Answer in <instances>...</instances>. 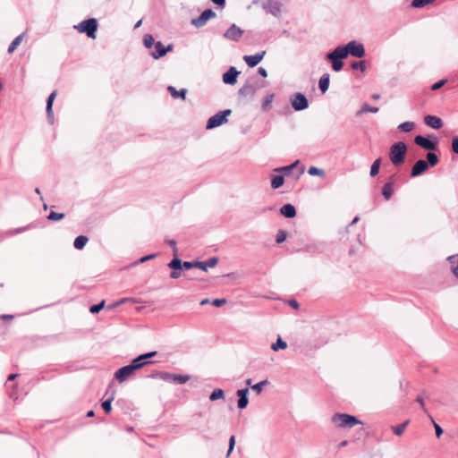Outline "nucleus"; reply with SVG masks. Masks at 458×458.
<instances>
[{
    "label": "nucleus",
    "instance_id": "obj_1",
    "mask_svg": "<svg viewBox=\"0 0 458 458\" xmlns=\"http://www.w3.org/2000/svg\"><path fill=\"white\" fill-rule=\"evenodd\" d=\"M407 146L403 141H398L390 147L389 158L394 166L401 165L406 157Z\"/></svg>",
    "mask_w": 458,
    "mask_h": 458
},
{
    "label": "nucleus",
    "instance_id": "obj_2",
    "mask_svg": "<svg viewBox=\"0 0 458 458\" xmlns=\"http://www.w3.org/2000/svg\"><path fill=\"white\" fill-rule=\"evenodd\" d=\"M336 47L340 50L343 55L345 56V58H347L348 55L361 58L366 54L364 46L356 40H352L344 46H338Z\"/></svg>",
    "mask_w": 458,
    "mask_h": 458
},
{
    "label": "nucleus",
    "instance_id": "obj_3",
    "mask_svg": "<svg viewBox=\"0 0 458 458\" xmlns=\"http://www.w3.org/2000/svg\"><path fill=\"white\" fill-rule=\"evenodd\" d=\"M332 422L343 428H351L357 424H361V421H360L356 416L345 413H335L332 417Z\"/></svg>",
    "mask_w": 458,
    "mask_h": 458
},
{
    "label": "nucleus",
    "instance_id": "obj_4",
    "mask_svg": "<svg viewBox=\"0 0 458 458\" xmlns=\"http://www.w3.org/2000/svg\"><path fill=\"white\" fill-rule=\"evenodd\" d=\"M98 20L95 18H89L82 21L78 25L74 26V29L81 33H85L89 38H96V32L98 30Z\"/></svg>",
    "mask_w": 458,
    "mask_h": 458
},
{
    "label": "nucleus",
    "instance_id": "obj_5",
    "mask_svg": "<svg viewBox=\"0 0 458 458\" xmlns=\"http://www.w3.org/2000/svg\"><path fill=\"white\" fill-rule=\"evenodd\" d=\"M231 114V109H225L216 113L208 120L206 128L210 130L227 123V116Z\"/></svg>",
    "mask_w": 458,
    "mask_h": 458
},
{
    "label": "nucleus",
    "instance_id": "obj_6",
    "mask_svg": "<svg viewBox=\"0 0 458 458\" xmlns=\"http://www.w3.org/2000/svg\"><path fill=\"white\" fill-rule=\"evenodd\" d=\"M326 58L331 62L332 69L335 72H339L344 67L343 60L345 59V56L335 47L333 51L327 54Z\"/></svg>",
    "mask_w": 458,
    "mask_h": 458
},
{
    "label": "nucleus",
    "instance_id": "obj_7",
    "mask_svg": "<svg viewBox=\"0 0 458 458\" xmlns=\"http://www.w3.org/2000/svg\"><path fill=\"white\" fill-rule=\"evenodd\" d=\"M139 369H140L138 367V364H136V362L131 360L130 364L123 366V367L120 368L119 369H117L114 373V377L119 382H123L131 375H132L136 370H139Z\"/></svg>",
    "mask_w": 458,
    "mask_h": 458
},
{
    "label": "nucleus",
    "instance_id": "obj_8",
    "mask_svg": "<svg viewBox=\"0 0 458 458\" xmlns=\"http://www.w3.org/2000/svg\"><path fill=\"white\" fill-rule=\"evenodd\" d=\"M291 105L294 111H303L309 107V101L306 96L301 92L295 93L292 96Z\"/></svg>",
    "mask_w": 458,
    "mask_h": 458
},
{
    "label": "nucleus",
    "instance_id": "obj_9",
    "mask_svg": "<svg viewBox=\"0 0 458 458\" xmlns=\"http://www.w3.org/2000/svg\"><path fill=\"white\" fill-rule=\"evenodd\" d=\"M216 16V13L212 9L204 10L200 15L191 20V24L196 28H202L206 23Z\"/></svg>",
    "mask_w": 458,
    "mask_h": 458
},
{
    "label": "nucleus",
    "instance_id": "obj_10",
    "mask_svg": "<svg viewBox=\"0 0 458 458\" xmlns=\"http://www.w3.org/2000/svg\"><path fill=\"white\" fill-rule=\"evenodd\" d=\"M244 31L238 27L236 24L233 23L225 32H224V38L225 39L233 41V42H239L242 38Z\"/></svg>",
    "mask_w": 458,
    "mask_h": 458
},
{
    "label": "nucleus",
    "instance_id": "obj_11",
    "mask_svg": "<svg viewBox=\"0 0 458 458\" xmlns=\"http://www.w3.org/2000/svg\"><path fill=\"white\" fill-rule=\"evenodd\" d=\"M414 143L418 146H420V148L426 149V150H428V151H433V150H436L437 148V141H433L422 135H417L415 136L414 138Z\"/></svg>",
    "mask_w": 458,
    "mask_h": 458
},
{
    "label": "nucleus",
    "instance_id": "obj_12",
    "mask_svg": "<svg viewBox=\"0 0 458 458\" xmlns=\"http://www.w3.org/2000/svg\"><path fill=\"white\" fill-rule=\"evenodd\" d=\"M154 47L155 50L150 52V55L156 60L165 56L168 52L172 51L174 48L173 44H169L167 47H165L161 41L156 42Z\"/></svg>",
    "mask_w": 458,
    "mask_h": 458
},
{
    "label": "nucleus",
    "instance_id": "obj_13",
    "mask_svg": "<svg viewBox=\"0 0 458 458\" xmlns=\"http://www.w3.org/2000/svg\"><path fill=\"white\" fill-rule=\"evenodd\" d=\"M262 8L275 17L281 14V4L276 1L266 0L262 3Z\"/></svg>",
    "mask_w": 458,
    "mask_h": 458
},
{
    "label": "nucleus",
    "instance_id": "obj_14",
    "mask_svg": "<svg viewBox=\"0 0 458 458\" xmlns=\"http://www.w3.org/2000/svg\"><path fill=\"white\" fill-rule=\"evenodd\" d=\"M240 72L234 66H231L224 74H223V82L228 85H234L237 82V77Z\"/></svg>",
    "mask_w": 458,
    "mask_h": 458
},
{
    "label": "nucleus",
    "instance_id": "obj_15",
    "mask_svg": "<svg viewBox=\"0 0 458 458\" xmlns=\"http://www.w3.org/2000/svg\"><path fill=\"white\" fill-rule=\"evenodd\" d=\"M248 394H249L248 387L239 389L236 391V395L238 397L237 407L240 410H243L248 406V403H249Z\"/></svg>",
    "mask_w": 458,
    "mask_h": 458
},
{
    "label": "nucleus",
    "instance_id": "obj_16",
    "mask_svg": "<svg viewBox=\"0 0 458 458\" xmlns=\"http://www.w3.org/2000/svg\"><path fill=\"white\" fill-rule=\"evenodd\" d=\"M266 51H260L253 55H244L243 60L250 68L257 66L264 58Z\"/></svg>",
    "mask_w": 458,
    "mask_h": 458
},
{
    "label": "nucleus",
    "instance_id": "obj_17",
    "mask_svg": "<svg viewBox=\"0 0 458 458\" xmlns=\"http://www.w3.org/2000/svg\"><path fill=\"white\" fill-rule=\"evenodd\" d=\"M428 168V165L427 162L423 159H419L415 162L413 165L411 170V177H417L422 174L424 172H426Z\"/></svg>",
    "mask_w": 458,
    "mask_h": 458
},
{
    "label": "nucleus",
    "instance_id": "obj_18",
    "mask_svg": "<svg viewBox=\"0 0 458 458\" xmlns=\"http://www.w3.org/2000/svg\"><path fill=\"white\" fill-rule=\"evenodd\" d=\"M218 263L217 257H212L205 261H196V268H199L205 272L208 271V267H214Z\"/></svg>",
    "mask_w": 458,
    "mask_h": 458
},
{
    "label": "nucleus",
    "instance_id": "obj_19",
    "mask_svg": "<svg viewBox=\"0 0 458 458\" xmlns=\"http://www.w3.org/2000/svg\"><path fill=\"white\" fill-rule=\"evenodd\" d=\"M55 96H56V92L53 91L48 96L47 100L46 112H47V119L51 124L54 123V113H53L52 106H53V102L55 100Z\"/></svg>",
    "mask_w": 458,
    "mask_h": 458
},
{
    "label": "nucleus",
    "instance_id": "obj_20",
    "mask_svg": "<svg viewBox=\"0 0 458 458\" xmlns=\"http://www.w3.org/2000/svg\"><path fill=\"white\" fill-rule=\"evenodd\" d=\"M425 123L433 128V129H440L443 126L442 120L435 115H427L424 118Z\"/></svg>",
    "mask_w": 458,
    "mask_h": 458
},
{
    "label": "nucleus",
    "instance_id": "obj_21",
    "mask_svg": "<svg viewBox=\"0 0 458 458\" xmlns=\"http://www.w3.org/2000/svg\"><path fill=\"white\" fill-rule=\"evenodd\" d=\"M280 214L286 218H293L296 216V209L292 204H284L280 208Z\"/></svg>",
    "mask_w": 458,
    "mask_h": 458
},
{
    "label": "nucleus",
    "instance_id": "obj_22",
    "mask_svg": "<svg viewBox=\"0 0 458 458\" xmlns=\"http://www.w3.org/2000/svg\"><path fill=\"white\" fill-rule=\"evenodd\" d=\"M132 360L136 362V364H138V367L140 369H142L147 365L154 363V361L150 360L149 356L147 352L137 356Z\"/></svg>",
    "mask_w": 458,
    "mask_h": 458
},
{
    "label": "nucleus",
    "instance_id": "obj_23",
    "mask_svg": "<svg viewBox=\"0 0 458 458\" xmlns=\"http://www.w3.org/2000/svg\"><path fill=\"white\" fill-rule=\"evenodd\" d=\"M132 360L136 362V364H138V367L140 369H142L147 365L154 363V361L150 360L149 356L147 352L137 356Z\"/></svg>",
    "mask_w": 458,
    "mask_h": 458
},
{
    "label": "nucleus",
    "instance_id": "obj_24",
    "mask_svg": "<svg viewBox=\"0 0 458 458\" xmlns=\"http://www.w3.org/2000/svg\"><path fill=\"white\" fill-rule=\"evenodd\" d=\"M300 251H305L311 254L321 253L323 251V245L320 243L308 244L303 249L300 250Z\"/></svg>",
    "mask_w": 458,
    "mask_h": 458
},
{
    "label": "nucleus",
    "instance_id": "obj_25",
    "mask_svg": "<svg viewBox=\"0 0 458 458\" xmlns=\"http://www.w3.org/2000/svg\"><path fill=\"white\" fill-rule=\"evenodd\" d=\"M167 90L169 91V93L171 94V96L174 98H181L182 100H184L186 98V94H187L186 89H182L180 90H177L174 87L168 86Z\"/></svg>",
    "mask_w": 458,
    "mask_h": 458
},
{
    "label": "nucleus",
    "instance_id": "obj_26",
    "mask_svg": "<svg viewBox=\"0 0 458 458\" xmlns=\"http://www.w3.org/2000/svg\"><path fill=\"white\" fill-rule=\"evenodd\" d=\"M330 76L328 73H324L318 81V88L322 93H325L329 88Z\"/></svg>",
    "mask_w": 458,
    "mask_h": 458
},
{
    "label": "nucleus",
    "instance_id": "obj_27",
    "mask_svg": "<svg viewBox=\"0 0 458 458\" xmlns=\"http://www.w3.org/2000/svg\"><path fill=\"white\" fill-rule=\"evenodd\" d=\"M447 261L451 264L452 273L458 279V254L449 256Z\"/></svg>",
    "mask_w": 458,
    "mask_h": 458
},
{
    "label": "nucleus",
    "instance_id": "obj_28",
    "mask_svg": "<svg viewBox=\"0 0 458 458\" xmlns=\"http://www.w3.org/2000/svg\"><path fill=\"white\" fill-rule=\"evenodd\" d=\"M393 185V182H387L382 188V195L386 200L390 199L394 193Z\"/></svg>",
    "mask_w": 458,
    "mask_h": 458
},
{
    "label": "nucleus",
    "instance_id": "obj_29",
    "mask_svg": "<svg viewBox=\"0 0 458 458\" xmlns=\"http://www.w3.org/2000/svg\"><path fill=\"white\" fill-rule=\"evenodd\" d=\"M25 36V32L20 34L19 36H17L12 42L11 44L9 45L8 47V49H7V52L8 54H12L15 51V49L17 48V47L21 44V42L22 41L23 38Z\"/></svg>",
    "mask_w": 458,
    "mask_h": 458
},
{
    "label": "nucleus",
    "instance_id": "obj_30",
    "mask_svg": "<svg viewBox=\"0 0 458 458\" xmlns=\"http://www.w3.org/2000/svg\"><path fill=\"white\" fill-rule=\"evenodd\" d=\"M89 238L85 235H79L75 238L73 246L77 250H82L87 244Z\"/></svg>",
    "mask_w": 458,
    "mask_h": 458
},
{
    "label": "nucleus",
    "instance_id": "obj_31",
    "mask_svg": "<svg viewBox=\"0 0 458 458\" xmlns=\"http://www.w3.org/2000/svg\"><path fill=\"white\" fill-rule=\"evenodd\" d=\"M284 182V178L283 175H275L271 179V188L272 189H278L281 186H283Z\"/></svg>",
    "mask_w": 458,
    "mask_h": 458
},
{
    "label": "nucleus",
    "instance_id": "obj_32",
    "mask_svg": "<svg viewBox=\"0 0 458 458\" xmlns=\"http://www.w3.org/2000/svg\"><path fill=\"white\" fill-rule=\"evenodd\" d=\"M287 348V343L284 341L280 336L277 337L276 342L271 345V349L275 352L279 350H284Z\"/></svg>",
    "mask_w": 458,
    "mask_h": 458
},
{
    "label": "nucleus",
    "instance_id": "obj_33",
    "mask_svg": "<svg viewBox=\"0 0 458 458\" xmlns=\"http://www.w3.org/2000/svg\"><path fill=\"white\" fill-rule=\"evenodd\" d=\"M367 112H369V113H377L378 112V107H375V106H370L369 105H368L367 103H364L360 109L356 113V115L357 116H360L361 114L363 113H367Z\"/></svg>",
    "mask_w": 458,
    "mask_h": 458
},
{
    "label": "nucleus",
    "instance_id": "obj_34",
    "mask_svg": "<svg viewBox=\"0 0 458 458\" xmlns=\"http://www.w3.org/2000/svg\"><path fill=\"white\" fill-rule=\"evenodd\" d=\"M298 164H299V160H296L295 162H293L290 165H286V166H282V167L276 168L275 171L278 172V173H283V174L288 175V174H291L293 169L297 166Z\"/></svg>",
    "mask_w": 458,
    "mask_h": 458
},
{
    "label": "nucleus",
    "instance_id": "obj_35",
    "mask_svg": "<svg viewBox=\"0 0 458 458\" xmlns=\"http://www.w3.org/2000/svg\"><path fill=\"white\" fill-rule=\"evenodd\" d=\"M415 127V123L413 122H404L398 125L397 129L403 132H410Z\"/></svg>",
    "mask_w": 458,
    "mask_h": 458
},
{
    "label": "nucleus",
    "instance_id": "obj_36",
    "mask_svg": "<svg viewBox=\"0 0 458 458\" xmlns=\"http://www.w3.org/2000/svg\"><path fill=\"white\" fill-rule=\"evenodd\" d=\"M439 159L438 157L434 152H428L427 153V164L428 165V167L435 166L438 163Z\"/></svg>",
    "mask_w": 458,
    "mask_h": 458
},
{
    "label": "nucleus",
    "instance_id": "obj_37",
    "mask_svg": "<svg viewBox=\"0 0 458 458\" xmlns=\"http://www.w3.org/2000/svg\"><path fill=\"white\" fill-rule=\"evenodd\" d=\"M218 399H225V392L223 389H215L209 395V400L215 402Z\"/></svg>",
    "mask_w": 458,
    "mask_h": 458
},
{
    "label": "nucleus",
    "instance_id": "obj_38",
    "mask_svg": "<svg viewBox=\"0 0 458 458\" xmlns=\"http://www.w3.org/2000/svg\"><path fill=\"white\" fill-rule=\"evenodd\" d=\"M408 424H409V420H405L404 422H403L397 426L392 427V430L396 436H401L403 434Z\"/></svg>",
    "mask_w": 458,
    "mask_h": 458
},
{
    "label": "nucleus",
    "instance_id": "obj_39",
    "mask_svg": "<svg viewBox=\"0 0 458 458\" xmlns=\"http://www.w3.org/2000/svg\"><path fill=\"white\" fill-rule=\"evenodd\" d=\"M182 260L177 257L174 258L168 263V267L172 270H182Z\"/></svg>",
    "mask_w": 458,
    "mask_h": 458
},
{
    "label": "nucleus",
    "instance_id": "obj_40",
    "mask_svg": "<svg viewBox=\"0 0 458 458\" xmlns=\"http://www.w3.org/2000/svg\"><path fill=\"white\" fill-rule=\"evenodd\" d=\"M143 44L146 48L150 49L156 44L154 37L151 34H146L143 37Z\"/></svg>",
    "mask_w": 458,
    "mask_h": 458
},
{
    "label": "nucleus",
    "instance_id": "obj_41",
    "mask_svg": "<svg viewBox=\"0 0 458 458\" xmlns=\"http://www.w3.org/2000/svg\"><path fill=\"white\" fill-rule=\"evenodd\" d=\"M380 164H381V158L380 157L376 159L373 162V164H372V165L370 167V172H369V174H370L371 177H374V176H376L378 174Z\"/></svg>",
    "mask_w": 458,
    "mask_h": 458
},
{
    "label": "nucleus",
    "instance_id": "obj_42",
    "mask_svg": "<svg viewBox=\"0 0 458 458\" xmlns=\"http://www.w3.org/2000/svg\"><path fill=\"white\" fill-rule=\"evenodd\" d=\"M190 379L188 375H175L174 374L173 381L176 384H185Z\"/></svg>",
    "mask_w": 458,
    "mask_h": 458
},
{
    "label": "nucleus",
    "instance_id": "obj_43",
    "mask_svg": "<svg viewBox=\"0 0 458 458\" xmlns=\"http://www.w3.org/2000/svg\"><path fill=\"white\" fill-rule=\"evenodd\" d=\"M310 175L313 176H324L325 171L323 169L318 168L316 166H310L308 170Z\"/></svg>",
    "mask_w": 458,
    "mask_h": 458
},
{
    "label": "nucleus",
    "instance_id": "obj_44",
    "mask_svg": "<svg viewBox=\"0 0 458 458\" xmlns=\"http://www.w3.org/2000/svg\"><path fill=\"white\" fill-rule=\"evenodd\" d=\"M268 384V381L267 379L260 381L253 386H251V388L253 391H255L258 394H260L263 390V387Z\"/></svg>",
    "mask_w": 458,
    "mask_h": 458
},
{
    "label": "nucleus",
    "instance_id": "obj_45",
    "mask_svg": "<svg viewBox=\"0 0 458 458\" xmlns=\"http://www.w3.org/2000/svg\"><path fill=\"white\" fill-rule=\"evenodd\" d=\"M253 92L252 86L250 84H246L239 89V94L241 96H248Z\"/></svg>",
    "mask_w": 458,
    "mask_h": 458
},
{
    "label": "nucleus",
    "instance_id": "obj_46",
    "mask_svg": "<svg viewBox=\"0 0 458 458\" xmlns=\"http://www.w3.org/2000/svg\"><path fill=\"white\" fill-rule=\"evenodd\" d=\"M114 397H110L102 403V408L106 413H109L112 411V401Z\"/></svg>",
    "mask_w": 458,
    "mask_h": 458
},
{
    "label": "nucleus",
    "instance_id": "obj_47",
    "mask_svg": "<svg viewBox=\"0 0 458 458\" xmlns=\"http://www.w3.org/2000/svg\"><path fill=\"white\" fill-rule=\"evenodd\" d=\"M64 217V213H57L55 211H51L47 216V218L51 221H59Z\"/></svg>",
    "mask_w": 458,
    "mask_h": 458
},
{
    "label": "nucleus",
    "instance_id": "obj_48",
    "mask_svg": "<svg viewBox=\"0 0 458 458\" xmlns=\"http://www.w3.org/2000/svg\"><path fill=\"white\" fill-rule=\"evenodd\" d=\"M104 306H105V301H100L98 304L92 305L89 308V311L92 314L98 313L104 308Z\"/></svg>",
    "mask_w": 458,
    "mask_h": 458
},
{
    "label": "nucleus",
    "instance_id": "obj_49",
    "mask_svg": "<svg viewBox=\"0 0 458 458\" xmlns=\"http://www.w3.org/2000/svg\"><path fill=\"white\" fill-rule=\"evenodd\" d=\"M428 4V0H412L411 6L413 8H423Z\"/></svg>",
    "mask_w": 458,
    "mask_h": 458
},
{
    "label": "nucleus",
    "instance_id": "obj_50",
    "mask_svg": "<svg viewBox=\"0 0 458 458\" xmlns=\"http://www.w3.org/2000/svg\"><path fill=\"white\" fill-rule=\"evenodd\" d=\"M286 237H287V233H286V231H284V230H279V231H278V233H277V234H276V242L277 243H282V242H284L285 241Z\"/></svg>",
    "mask_w": 458,
    "mask_h": 458
},
{
    "label": "nucleus",
    "instance_id": "obj_51",
    "mask_svg": "<svg viewBox=\"0 0 458 458\" xmlns=\"http://www.w3.org/2000/svg\"><path fill=\"white\" fill-rule=\"evenodd\" d=\"M351 67L353 70H360L362 72L366 69V65H365V62L364 61L353 62L351 64Z\"/></svg>",
    "mask_w": 458,
    "mask_h": 458
},
{
    "label": "nucleus",
    "instance_id": "obj_52",
    "mask_svg": "<svg viewBox=\"0 0 458 458\" xmlns=\"http://www.w3.org/2000/svg\"><path fill=\"white\" fill-rule=\"evenodd\" d=\"M191 268H196V261H182V269L190 270Z\"/></svg>",
    "mask_w": 458,
    "mask_h": 458
},
{
    "label": "nucleus",
    "instance_id": "obj_53",
    "mask_svg": "<svg viewBox=\"0 0 458 458\" xmlns=\"http://www.w3.org/2000/svg\"><path fill=\"white\" fill-rule=\"evenodd\" d=\"M273 98H274V96L272 94L266 97V98L262 104L263 110H267L271 106Z\"/></svg>",
    "mask_w": 458,
    "mask_h": 458
},
{
    "label": "nucleus",
    "instance_id": "obj_54",
    "mask_svg": "<svg viewBox=\"0 0 458 458\" xmlns=\"http://www.w3.org/2000/svg\"><path fill=\"white\" fill-rule=\"evenodd\" d=\"M174 374H170L168 372H161L159 371V378L164 381H173Z\"/></svg>",
    "mask_w": 458,
    "mask_h": 458
},
{
    "label": "nucleus",
    "instance_id": "obj_55",
    "mask_svg": "<svg viewBox=\"0 0 458 458\" xmlns=\"http://www.w3.org/2000/svg\"><path fill=\"white\" fill-rule=\"evenodd\" d=\"M165 242L173 248V252L174 256H177L178 249L176 247V242L173 239H167L165 240Z\"/></svg>",
    "mask_w": 458,
    "mask_h": 458
},
{
    "label": "nucleus",
    "instance_id": "obj_56",
    "mask_svg": "<svg viewBox=\"0 0 458 458\" xmlns=\"http://www.w3.org/2000/svg\"><path fill=\"white\" fill-rule=\"evenodd\" d=\"M452 150L454 153L458 154V136L452 139Z\"/></svg>",
    "mask_w": 458,
    "mask_h": 458
},
{
    "label": "nucleus",
    "instance_id": "obj_57",
    "mask_svg": "<svg viewBox=\"0 0 458 458\" xmlns=\"http://www.w3.org/2000/svg\"><path fill=\"white\" fill-rule=\"evenodd\" d=\"M446 81L445 80H441V81H438L437 82L434 83L432 86H431V89L432 90H437L439 89L441 87H443L445 84Z\"/></svg>",
    "mask_w": 458,
    "mask_h": 458
},
{
    "label": "nucleus",
    "instance_id": "obj_58",
    "mask_svg": "<svg viewBox=\"0 0 458 458\" xmlns=\"http://www.w3.org/2000/svg\"><path fill=\"white\" fill-rule=\"evenodd\" d=\"M226 303V299H214L212 301V304L215 306V307H221L223 306L224 304Z\"/></svg>",
    "mask_w": 458,
    "mask_h": 458
},
{
    "label": "nucleus",
    "instance_id": "obj_59",
    "mask_svg": "<svg viewBox=\"0 0 458 458\" xmlns=\"http://www.w3.org/2000/svg\"><path fill=\"white\" fill-rule=\"evenodd\" d=\"M416 402L420 404V408L422 409V411L425 412V413H428V410L426 409L425 407V403H424V399L421 395H419L417 398H416Z\"/></svg>",
    "mask_w": 458,
    "mask_h": 458
},
{
    "label": "nucleus",
    "instance_id": "obj_60",
    "mask_svg": "<svg viewBox=\"0 0 458 458\" xmlns=\"http://www.w3.org/2000/svg\"><path fill=\"white\" fill-rule=\"evenodd\" d=\"M234 445H235V437L231 436V437L229 439V448L227 451V455H229L232 453V451L233 450Z\"/></svg>",
    "mask_w": 458,
    "mask_h": 458
},
{
    "label": "nucleus",
    "instance_id": "obj_61",
    "mask_svg": "<svg viewBox=\"0 0 458 458\" xmlns=\"http://www.w3.org/2000/svg\"><path fill=\"white\" fill-rule=\"evenodd\" d=\"M434 428H435L437 437H440L441 435L443 434L442 428L438 424H437V423H434Z\"/></svg>",
    "mask_w": 458,
    "mask_h": 458
},
{
    "label": "nucleus",
    "instance_id": "obj_62",
    "mask_svg": "<svg viewBox=\"0 0 458 458\" xmlns=\"http://www.w3.org/2000/svg\"><path fill=\"white\" fill-rule=\"evenodd\" d=\"M156 257V254H149V255H147V256H144L142 258L140 259L139 262L140 263H144L148 260H150L152 259H154Z\"/></svg>",
    "mask_w": 458,
    "mask_h": 458
},
{
    "label": "nucleus",
    "instance_id": "obj_63",
    "mask_svg": "<svg viewBox=\"0 0 458 458\" xmlns=\"http://www.w3.org/2000/svg\"><path fill=\"white\" fill-rule=\"evenodd\" d=\"M26 229H27V227H26V226H24V227H19V228H16V229H14V230L11 231V232L9 233V234H10V235H13V234H16V233H21L24 232Z\"/></svg>",
    "mask_w": 458,
    "mask_h": 458
},
{
    "label": "nucleus",
    "instance_id": "obj_64",
    "mask_svg": "<svg viewBox=\"0 0 458 458\" xmlns=\"http://www.w3.org/2000/svg\"><path fill=\"white\" fill-rule=\"evenodd\" d=\"M181 276V272L180 270H173L171 273H170V277L173 278V279H177Z\"/></svg>",
    "mask_w": 458,
    "mask_h": 458
}]
</instances>
